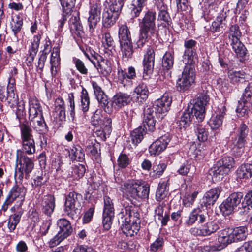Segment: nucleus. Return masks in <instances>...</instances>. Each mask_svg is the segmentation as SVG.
I'll return each instance as SVG.
<instances>
[{
  "instance_id": "nucleus-22",
  "label": "nucleus",
  "mask_w": 252,
  "mask_h": 252,
  "mask_svg": "<svg viewBox=\"0 0 252 252\" xmlns=\"http://www.w3.org/2000/svg\"><path fill=\"white\" fill-rule=\"evenodd\" d=\"M29 114L30 120L43 116L42 107L35 98H31L29 100Z\"/></svg>"
},
{
  "instance_id": "nucleus-51",
  "label": "nucleus",
  "mask_w": 252,
  "mask_h": 252,
  "mask_svg": "<svg viewBox=\"0 0 252 252\" xmlns=\"http://www.w3.org/2000/svg\"><path fill=\"white\" fill-rule=\"evenodd\" d=\"M135 94H137V98L140 97L143 100L146 99L149 94V91L147 86L144 83L140 84L135 89L132 95Z\"/></svg>"
},
{
  "instance_id": "nucleus-19",
  "label": "nucleus",
  "mask_w": 252,
  "mask_h": 252,
  "mask_svg": "<svg viewBox=\"0 0 252 252\" xmlns=\"http://www.w3.org/2000/svg\"><path fill=\"white\" fill-rule=\"evenodd\" d=\"M101 8L98 4H94L90 11V16L88 19V23L89 28V32H93L100 20Z\"/></svg>"
},
{
  "instance_id": "nucleus-62",
  "label": "nucleus",
  "mask_w": 252,
  "mask_h": 252,
  "mask_svg": "<svg viewBox=\"0 0 252 252\" xmlns=\"http://www.w3.org/2000/svg\"><path fill=\"white\" fill-rule=\"evenodd\" d=\"M245 102L252 103V82L248 84L243 94Z\"/></svg>"
},
{
  "instance_id": "nucleus-10",
  "label": "nucleus",
  "mask_w": 252,
  "mask_h": 252,
  "mask_svg": "<svg viewBox=\"0 0 252 252\" xmlns=\"http://www.w3.org/2000/svg\"><path fill=\"white\" fill-rule=\"evenodd\" d=\"M248 133L247 126L244 124H242L239 129L237 136L233 142L232 150L236 156L240 157L244 153V146Z\"/></svg>"
},
{
  "instance_id": "nucleus-34",
  "label": "nucleus",
  "mask_w": 252,
  "mask_h": 252,
  "mask_svg": "<svg viewBox=\"0 0 252 252\" xmlns=\"http://www.w3.org/2000/svg\"><path fill=\"white\" fill-rule=\"evenodd\" d=\"M123 59L126 61L132 57L133 46L131 41L120 42Z\"/></svg>"
},
{
  "instance_id": "nucleus-31",
  "label": "nucleus",
  "mask_w": 252,
  "mask_h": 252,
  "mask_svg": "<svg viewBox=\"0 0 252 252\" xmlns=\"http://www.w3.org/2000/svg\"><path fill=\"white\" fill-rule=\"evenodd\" d=\"M218 240L222 247H226L228 244L233 243L230 228L224 229L219 231Z\"/></svg>"
},
{
  "instance_id": "nucleus-63",
  "label": "nucleus",
  "mask_w": 252,
  "mask_h": 252,
  "mask_svg": "<svg viewBox=\"0 0 252 252\" xmlns=\"http://www.w3.org/2000/svg\"><path fill=\"white\" fill-rule=\"evenodd\" d=\"M191 164L187 160H185L178 169V172L181 175H186L190 171L191 168Z\"/></svg>"
},
{
  "instance_id": "nucleus-14",
  "label": "nucleus",
  "mask_w": 252,
  "mask_h": 252,
  "mask_svg": "<svg viewBox=\"0 0 252 252\" xmlns=\"http://www.w3.org/2000/svg\"><path fill=\"white\" fill-rule=\"evenodd\" d=\"M141 182L136 180H128L125 182L121 187L123 194L128 199H138V193Z\"/></svg>"
},
{
  "instance_id": "nucleus-43",
  "label": "nucleus",
  "mask_w": 252,
  "mask_h": 252,
  "mask_svg": "<svg viewBox=\"0 0 252 252\" xmlns=\"http://www.w3.org/2000/svg\"><path fill=\"white\" fill-rule=\"evenodd\" d=\"M23 152L28 155H32L35 152V142L33 139L22 140Z\"/></svg>"
},
{
  "instance_id": "nucleus-58",
  "label": "nucleus",
  "mask_w": 252,
  "mask_h": 252,
  "mask_svg": "<svg viewBox=\"0 0 252 252\" xmlns=\"http://www.w3.org/2000/svg\"><path fill=\"white\" fill-rule=\"evenodd\" d=\"M149 186L148 185H144L141 183L139 187L138 194V199L139 201L140 199L148 198L149 194Z\"/></svg>"
},
{
  "instance_id": "nucleus-28",
  "label": "nucleus",
  "mask_w": 252,
  "mask_h": 252,
  "mask_svg": "<svg viewBox=\"0 0 252 252\" xmlns=\"http://www.w3.org/2000/svg\"><path fill=\"white\" fill-rule=\"evenodd\" d=\"M57 225L59 229L58 233L65 238L70 236L73 231L70 222L65 219H59L57 221Z\"/></svg>"
},
{
  "instance_id": "nucleus-56",
  "label": "nucleus",
  "mask_w": 252,
  "mask_h": 252,
  "mask_svg": "<svg viewBox=\"0 0 252 252\" xmlns=\"http://www.w3.org/2000/svg\"><path fill=\"white\" fill-rule=\"evenodd\" d=\"M250 164H246L241 165L237 171V174L240 178H250Z\"/></svg>"
},
{
  "instance_id": "nucleus-41",
  "label": "nucleus",
  "mask_w": 252,
  "mask_h": 252,
  "mask_svg": "<svg viewBox=\"0 0 252 252\" xmlns=\"http://www.w3.org/2000/svg\"><path fill=\"white\" fill-rule=\"evenodd\" d=\"M157 6L159 10L158 20L163 21L165 24H168L171 18L167 6L163 3H159Z\"/></svg>"
},
{
  "instance_id": "nucleus-17",
  "label": "nucleus",
  "mask_w": 252,
  "mask_h": 252,
  "mask_svg": "<svg viewBox=\"0 0 252 252\" xmlns=\"http://www.w3.org/2000/svg\"><path fill=\"white\" fill-rule=\"evenodd\" d=\"M92 85L96 97L99 103L101 104V107L104 109L106 112L110 114L111 107L109 105V102L107 95L105 94L101 87L96 82H93Z\"/></svg>"
},
{
  "instance_id": "nucleus-3",
  "label": "nucleus",
  "mask_w": 252,
  "mask_h": 252,
  "mask_svg": "<svg viewBox=\"0 0 252 252\" xmlns=\"http://www.w3.org/2000/svg\"><path fill=\"white\" fill-rule=\"evenodd\" d=\"M33 168L34 163L32 159L27 157L22 150H17L15 177L21 181L24 178V174L28 176Z\"/></svg>"
},
{
  "instance_id": "nucleus-6",
  "label": "nucleus",
  "mask_w": 252,
  "mask_h": 252,
  "mask_svg": "<svg viewBox=\"0 0 252 252\" xmlns=\"http://www.w3.org/2000/svg\"><path fill=\"white\" fill-rule=\"evenodd\" d=\"M195 78V68L189 65L185 66L181 75L179 76L177 80V90L184 92L189 90L194 83Z\"/></svg>"
},
{
  "instance_id": "nucleus-33",
  "label": "nucleus",
  "mask_w": 252,
  "mask_h": 252,
  "mask_svg": "<svg viewBox=\"0 0 252 252\" xmlns=\"http://www.w3.org/2000/svg\"><path fill=\"white\" fill-rule=\"evenodd\" d=\"M230 43L237 56L243 57L246 54L247 50L244 45L240 41L239 38H234L229 40Z\"/></svg>"
},
{
  "instance_id": "nucleus-32",
  "label": "nucleus",
  "mask_w": 252,
  "mask_h": 252,
  "mask_svg": "<svg viewBox=\"0 0 252 252\" xmlns=\"http://www.w3.org/2000/svg\"><path fill=\"white\" fill-rule=\"evenodd\" d=\"M220 112L217 114L216 116H213L209 122V125L212 129L219 128L222 124V119L225 114V107L221 105L220 108Z\"/></svg>"
},
{
  "instance_id": "nucleus-8",
  "label": "nucleus",
  "mask_w": 252,
  "mask_h": 252,
  "mask_svg": "<svg viewBox=\"0 0 252 252\" xmlns=\"http://www.w3.org/2000/svg\"><path fill=\"white\" fill-rule=\"evenodd\" d=\"M85 55L98 72L103 75L107 76L111 72V63L108 60L104 59L95 52H94V54H91V55L86 53Z\"/></svg>"
},
{
  "instance_id": "nucleus-9",
  "label": "nucleus",
  "mask_w": 252,
  "mask_h": 252,
  "mask_svg": "<svg viewBox=\"0 0 252 252\" xmlns=\"http://www.w3.org/2000/svg\"><path fill=\"white\" fill-rule=\"evenodd\" d=\"M243 196L241 192H234L230 195L220 206V209L223 215L228 216L231 214L240 204Z\"/></svg>"
},
{
  "instance_id": "nucleus-21",
  "label": "nucleus",
  "mask_w": 252,
  "mask_h": 252,
  "mask_svg": "<svg viewBox=\"0 0 252 252\" xmlns=\"http://www.w3.org/2000/svg\"><path fill=\"white\" fill-rule=\"evenodd\" d=\"M72 16L69 20L70 30L72 33L81 37L83 34V27L80 22L79 14L78 11L72 12Z\"/></svg>"
},
{
  "instance_id": "nucleus-42",
  "label": "nucleus",
  "mask_w": 252,
  "mask_h": 252,
  "mask_svg": "<svg viewBox=\"0 0 252 252\" xmlns=\"http://www.w3.org/2000/svg\"><path fill=\"white\" fill-rule=\"evenodd\" d=\"M21 216L22 213L20 212L10 216L7 222V227L10 232H12L14 231L16 226L20 222Z\"/></svg>"
},
{
  "instance_id": "nucleus-27",
  "label": "nucleus",
  "mask_w": 252,
  "mask_h": 252,
  "mask_svg": "<svg viewBox=\"0 0 252 252\" xmlns=\"http://www.w3.org/2000/svg\"><path fill=\"white\" fill-rule=\"evenodd\" d=\"M42 212L48 216H50L55 207V199L54 196L48 195L43 198L42 203Z\"/></svg>"
},
{
  "instance_id": "nucleus-47",
  "label": "nucleus",
  "mask_w": 252,
  "mask_h": 252,
  "mask_svg": "<svg viewBox=\"0 0 252 252\" xmlns=\"http://www.w3.org/2000/svg\"><path fill=\"white\" fill-rule=\"evenodd\" d=\"M245 72L242 71L231 70L228 73V77L233 84L242 82L245 80Z\"/></svg>"
},
{
  "instance_id": "nucleus-48",
  "label": "nucleus",
  "mask_w": 252,
  "mask_h": 252,
  "mask_svg": "<svg viewBox=\"0 0 252 252\" xmlns=\"http://www.w3.org/2000/svg\"><path fill=\"white\" fill-rule=\"evenodd\" d=\"M147 0H135L132 6L131 15L133 17H138Z\"/></svg>"
},
{
  "instance_id": "nucleus-53",
  "label": "nucleus",
  "mask_w": 252,
  "mask_h": 252,
  "mask_svg": "<svg viewBox=\"0 0 252 252\" xmlns=\"http://www.w3.org/2000/svg\"><path fill=\"white\" fill-rule=\"evenodd\" d=\"M81 106L83 112L88 110L90 105V99L87 90L83 88L81 94Z\"/></svg>"
},
{
  "instance_id": "nucleus-15",
  "label": "nucleus",
  "mask_w": 252,
  "mask_h": 252,
  "mask_svg": "<svg viewBox=\"0 0 252 252\" xmlns=\"http://www.w3.org/2000/svg\"><path fill=\"white\" fill-rule=\"evenodd\" d=\"M132 98L131 95L126 93L116 94L113 97L112 103L109 104V106L111 107V113L112 112L113 108L118 110L129 104Z\"/></svg>"
},
{
  "instance_id": "nucleus-29",
  "label": "nucleus",
  "mask_w": 252,
  "mask_h": 252,
  "mask_svg": "<svg viewBox=\"0 0 252 252\" xmlns=\"http://www.w3.org/2000/svg\"><path fill=\"white\" fill-rule=\"evenodd\" d=\"M119 16L117 13L105 9L102 15L103 25L105 28L111 27L115 23Z\"/></svg>"
},
{
  "instance_id": "nucleus-13",
  "label": "nucleus",
  "mask_w": 252,
  "mask_h": 252,
  "mask_svg": "<svg viewBox=\"0 0 252 252\" xmlns=\"http://www.w3.org/2000/svg\"><path fill=\"white\" fill-rule=\"evenodd\" d=\"M26 189L22 186L19 187L17 185L14 186L9 192L5 201L2 205L0 213L2 211L6 212L8 206L11 205L13 202L17 198L20 199L24 198L26 194Z\"/></svg>"
},
{
  "instance_id": "nucleus-4",
  "label": "nucleus",
  "mask_w": 252,
  "mask_h": 252,
  "mask_svg": "<svg viewBox=\"0 0 252 252\" xmlns=\"http://www.w3.org/2000/svg\"><path fill=\"white\" fill-rule=\"evenodd\" d=\"M91 124L96 127H99L101 130H97L96 133L101 138L106 139L111 132V119L105 117L102 115V111L97 109L91 119Z\"/></svg>"
},
{
  "instance_id": "nucleus-39",
  "label": "nucleus",
  "mask_w": 252,
  "mask_h": 252,
  "mask_svg": "<svg viewBox=\"0 0 252 252\" xmlns=\"http://www.w3.org/2000/svg\"><path fill=\"white\" fill-rule=\"evenodd\" d=\"M193 116L194 115L190 112L188 111L187 109L177 122L180 129L188 127L190 125Z\"/></svg>"
},
{
  "instance_id": "nucleus-52",
  "label": "nucleus",
  "mask_w": 252,
  "mask_h": 252,
  "mask_svg": "<svg viewBox=\"0 0 252 252\" xmlns=\"http://www.w3.org/2000/svg\"><path fill=\"white\" fill-rule=\"evenodd\" d=\"M123 5V0H109L108 8L106 9L120 14Z\"/></svg>"
},
{
  "instance_id": "nucleus-37",
  "label": "nucleus",
  "mask_w": 252,
  "mask_h": 252,
  "mask_svg": "<svg viewBox=\"0 0 252 252\" xmlns=\"http://www.w3.org/2000/svg\"><path fill=\"white\" fill-rule=\"evenodd\" d=\"M220 192L219 188H214L208 191L206 193V207L213 205L218 198Z\"/></svg>"
},
{
  "instance_id": "nucleus-38",
  "label": "nucleus",
  "mask_w": 252,
  "mask_h": 252,
  "mask_svg": "<svg viewBox=\"0 0 252 252\" xmlns=\"http://www.w3.org/2000/svg\"><path fill=\"white\" fill-rule=\"evenodd\" d=\"M196 55L195 50H185L183 56V61L186 64L185 66L189 65L194 68L193 64L195 62Z\"/></svg>"
},
{
  "instance_id": "nucleus-40",
  "label": "nucleus",
  "mask_w": 252,
  "mask_h": 252,
  "mask_svg": "<svg viewBox=\"0 0 252 252\" xmlns=\"http://www.w3.org/2000/svg\"><path fill=\"white\" fill-rule=\"evenodd\" d=\"M252 103L245 102L244 98H242V101H239V104L236 109V112L238 117H244L248 115L249 113V108L252 106Z\"/></svg>"
},
{
  "instance_id": "nucleus-59",
  "label": "nucleus",
  "mask_w": 252,
  "mask_h": 252,
  "mask_svg": "<svg viewBox=\"0 0 252 252\" xmlns=\"http://www.w3.org/2000/svg\"><path fill=\"white\" fill-rule=\"evenodd\" d=\"M130 162L131 160L128 156L125 154H121L117 160L119 167L122 168L126 167Z\"/></svg>"
},
{
  "instance_id": "nucleus-46",
  "label": "nucleus",
  "mask_w": 252,
  "mask_h": 252,
  "mask_svg": "<svg viewBox=\"0 0 252 252\" xmlns=\"http://www.w3.org/2000/svg\"><path fill=\"white\" fill-rule=\"evenodd\" d=\"M40 39L41 34L39 33H38L37 35L33 36V40L32 42V46L29 50V55L28 57L34 59L38 51Z\"/></svg>"
},
{
  "instance_id": "nucleus-23",
  "label": "nucleus",
  "mask_w": 252,
  "mask_h": 252,
  "mask_svg": "<svg viewBox=\"0 0 252 252\" xmlns=\"http://www.w3.org/2000/svg\"><path fill=\"white\" fill-rule=\"evenodd\" d=\"M155 52L149 47L147 50L143 60L144 72L147 75L152 73L154 66Z\"/></svg>"
},
{
  "instance_id": "nucleus-64",
  "label": "nucleus",
  "mask_w": 252,
  "mask_h": 252,
  "mask_svg": "<svg viewBox=\"0 0 252 252\" xmlns=\"http://www.w3.org/2000/svg\"><path fill=\"white\" fill-rule=\"evenodd\" d=\"M163 244L162 238L158 237L150 246V251L152 252H156L161 249Z\"/></svg>"
},
{
  "instance_id": "nucleus-25",
  "label": "nucleus",
  "mask_w": 252,
  "mask_h": 252,
  "mask_svg": "<svg viewBox=\"0 0 252 252\" xmlns=\"http://www.w3.org/2000/svg\"><path fill=\"white\" fill-rule=\"evenodd\" d=\"M156 114L153 108H148L144 110L143 125L146 129L153 131L155 129L156 120L154 115Z\"/></svg>"
},
{
  "instance_id": "nucleus-24",
  "label": "nucleus",
  "mask_w": 252,
  "mask_h": 252,
  "mask_svg": "<svg viewBox=\"0 0 252 252\" xmlns=\"http://www.w3.org/2000/svg\"><path fill=\"white\" fill-rule=\"evenodd\" d=\"M62 7L63 13L62 18L59 20V28H62L67 20V15L72 12V9L75 5V0H59Z\"/></svg>"
},
{
  "instance_id": "nucleus-2",
  "label": "nucleus",
  "mask_w": 252,
  "mask_h": 252,
  "mask_svg": "<svg viewBox=\"0 0 252 252\" xmlns=\"http://www.w3.org/2000/svg\"><path fill=\"white\" fill-rule=\"evenodd\" d=\"M156 12L153 11H148L144 17L139 23L140 35L139 38L137 41L138 48H141L154 34L156 28L155 21Z\"/></svg>"
},
{
  "instance_id": "nucleus-57",
  "label": "nucleus",
  "mask_w": 252,
  "mask_h": 252,
  "mask_svg": "<svg viewBox=\"0 0 252 252\" xmlns=\"http://www.w3.org/2000/svg\"><path fill=\"white\" fill-rule=\"evenodd\" d=\"M102 43L105 48H113L115 47L114 41L108 32L102 34Z\"/></svg>"
},
{
  "instance_id": "nucleus-55",
  "label": "nucleus",
  "mask_w": 252,
  "mask_h": 252,
  "mask_svg": "<svg viewBox=\"0 0 252 252\" xmlns=\"http://www.w3.org/2000/svg\"><path fill=\"white\" fill-rule=\"evenodd\" d=\"M167 194V185L163 182L159 183L158 187L156 193V197L158 201H160L163 199Z\"/></svg>"
},
{
  "instance_id": "nucleus-50",
  "label": "nucleus",
  "mask_w": 252,
  "mask_h": 252,
  "mask_svg": "<svg viewBox=\"0 0 252 252\" xmlns=\"http://www.w3.org/2000/svg\"><path fill=\"white\" fill-rule=\"evenodd\" d=\"M145 133L144 128L142 126L134 129L131 133V138L133 143L135 145L139 143L143 139Z\"/></svg>"
},
{
  "instance_id": "nucleus-7",
  "label": "nucleus",
  "mask_w": 252,
  "mask_h": 252,
  "mask_svg": "<svg viewBox=\"0 0 252 252\" xmlns=\"http://www.w3.org/2000/svg\"><path fill=\"white\" fill-rule=\"evenodd\" d=\"M234 160L231 157H224L220 160L217 164L211 168L208 172L209 175L217 178L218 175L227 174L233 167Z\"/></svg>"
},
{
  "instance_id": "nucleus-60",
  "label": "nucleus",
  "mask_w": 252,
  "mask_h": 252,
  "mask_svg": "<svg viewBox=\"0 0 252 252\" xmlns=\"http://www.w3.org/2000/svg\"><path fill=\"white\" fill-rule=\"evenodd\" d=\"M242 207L249 210L252 207V190L249 191L245 196L241 203Z\"/></svg>"
},
{
  "instance_id": "nucleus-61",
  "label": "nucleus",
  "mask_w": 252,
  "mask_h": 252,
  "mask_svg": "<svg viewBox=\"0 0 252 252\" xmlns=\"http://www.w3.org/2000/svg\"><path fill=\"white\" fill-rule=\"evenodd\" d=\"M60 58L59 49L54 48L51 55L50 63L53 66L60 65Z\"/></svg>"
},
{
  "instance_id": "nucleus-20",
  "label": "nucleus",
  "mask_w": 252,
  "mask_h": 252,
  "mask_svg": "<svg viewBox=\"0 0 252 252\" xmlns=\"http://www.w3.org/2000/svg\"><path fill=\"white\" fill-rule=\"evenodd\" d=\"M171 102V98L167 94H164L160 98L155 101L152 108L153 110H155L156 113H165L169 110Z\"/></svg>"
},
{
  "instance_id": "nucleus-35",
  "label": "nucleus",
  "mask_w": 252,
  "mask_h": 252,
  "mask_svg": "<svg viewBox=\"0 0 252 252\" xmlns=\"http://www.w3.org/2000/svg\"><path fill=\"white\" fill-rule=\"evenodd\" d=\"M30 120L33 123V128L39 134H44L48 131V127L45 122L43 116Z\"/></svg>"
},
{
  "instance_id": "nucleus-26",
  "label": "nucleus",
  "mask_w": 252,
  "mask_h": 252,
  "mask_svg": "<svg viewBox=\"0 0 252 252\" xmlns=\"http://www.w3.org/2000/svg\"><path fill=\"white\" fill-rule=\"evenodd\" d=\"M15 80L9 77L7 87V96L6 97L7 102L10 107H13L18 104V96L14 93Z\"/></svg>"
},
{
  "instance_id": "nucleus-49",
  "label": "nucleus",
  "mask_w": 252,
  "mask_h": 252,
  "mask_svg": "<svg viewBox=\"0 0 252 252\" xmlns=\"http://www.w3.org/2000/svg\"><path fill=\"white\" fill-rule=\"evenodd\" d=\"M71 158L74 160L81 162L85 159V154L82 147L78 145L73 147L71 150Z\"/></svg>"
},
{
  "instance_id": "nucleus-12",
  "label": "nucleus",
  "mask_w": 252,
  "mask_h": 252,
  "mask_svg": "<svg viewBox=\"0 0 252 252\" xmlns=\"http://www.w3.org/2000/svg\"><path fill=\"white\" fill-rule=\"evenodd\" d=\"M188 111L195 116L199 122H201L205 118V98L200 96L189 104Z\"/></svg>"
},
{
  "instance_id": "nucleus-45",
  "label": "nucleus",
  "mask_w": 252,
  "mask_h": 252,
  "mask_svg": "<svg viewBox=\"0 0 252 252\" xmlns=\"http://www.w3.org/2000/svg\"><path fill=\"white\" fill-rule=\"evenodd\" d=\"M20 127L22 140L33 139L32 135V129L29 126L27 122L25 121L21 124Z\"/></svg>"
},
{
  "instance_id": "nucleus-11",
  "label": "nucleus",
  "mask_w": 252,
  "mask_h": 252,
  "mask_svg": "<svg viewBox=\"0 0 252 252\" xmlns=\"http://www.w3.org/2000/svg\"><path fill=\"white\" fill-rule=\"evenodd\" d=\"M114 216V208L112 200L107 196L104 197V208L103 212L102 223L104 228L109 230L112 223Z\"/></svg>"
},
{
  "instance_id": "nucleus-30",
  "label": "nucleus",
  "mask_w": 252,
  "mask_h": 252,
  "mask_svg": "<svg viewBox=\"0 0 252 252\" xmlns=\"http://www.w3.org/2000/svg\"><path fill=\"white\" fill-rule=\"evenodd\" d=\"M230 232L233 242H237L245 240L248 235L247 228L245 226L236 227L230 228Z\"/></svg>"
},
{
  "instance_id": "nucleus-54",
  "label": "nucleus",
  "mask_w": 252,
  "mask_h": 252,
  "mask_svg": "<svg viewBox=\"0 0 252 252\" xmlns=\"http://www.w3.org/2000/svg\"><path fill=\"white\" fill-rule=\"evenodd\" d=\"M166 168V165L164 163H159L158 165H154L153 171L150 173L151 177L154 178H159L163 173Z\"/></svg>"
},
{
  "instance_id": "nucleus-36",
  "label": "nucleus",
  "mask_w": 252,
  "mask_h": 252,
  "mask_svg": "<svg viewBox=\"0 0 252 252\" xmlns=\"http://www.w3.org/2000/svg\"><path fill=\"white\" fill-rule=\"evenodd\" d=\"M23 24V18L20 14L16 15L12 19L10 23V28L15 37L21 31Z\"/></svg>"
},
{
  "instance_id": "nucleus-1",
  "label": "nucleus",
  "mask_w": 252,
  "mask_h": 252,
  "mask_svg": "<svg viewBox=\"0 0 252 252\" xmlns=\"http://www.w3.org/2000/svg\"><path fill=\"white\" fill-rule=\"evenodd\" d=\"M123 232L126 236H133L140 229L139 214L132 206H127L122 209L119 214Z\"/></svg>"
},
{
  "instance_id": "nucleus-5",
  "label": "nucleus",
  "mask_w": 252,
  "mask_h": 252,
  "mask_svg": "<svg viewBox=\"0 0 252 252\" xmlns=\"http://www.w3.org/2000/svg\"><path fill=\"white\" fill-rule=\"evenodd\" d=\"M82 196L80 194L74 191L70 192L66 198L64 204V212L66 214L74 218L77 217L81 209Z\"/></svg>"
},
{
  "instance_id": "nucleus-44",
  "label": "nucleus",
  "mask_w": 252,
  "mask_h": 252,
  "mask_svg": "<svg viewBox=\"0 0 252 252\" xmlns=\"http://www.w3.org/2000/svg\"><path fill=\"white\" fill-rule=\"evenodd\" d=\"M119 42H126L131 41L130 32L126 25L120 26L119 31Z\"/></svg>"
},
{
  "instance_id": "nucleus-18",
  "label": "nucleus",
  "mask_w": 252,
  "mask_h": 252,
  "mask_svg": "<svg viewBox=\"0 0 252 252\" xmlns=\"http://www.w3.org/2000/svg\"><path fill=\"white\" fill-rule=\"evenodd\" d=\"M170 141L169 136L164 135L153 142L149 147V150L151 155H158L163 151Z\"/></svg>"
},
{
  "instance_id": "nucleus-16",
  "label": "nucleus",
  "mask_w": 252,
  "mask_h": 252,
  "mask_svg": "<svg viewBox=\"0 0 252 252\" xmlns=\"http://www.w3.org/2000/svg\"><path fill=\"white\" fill-rule=\"evenodd\" d=\"M174 62V52H166L162 58L163 72H161V75L165 79H169L171 77V69L173 68Z\"/></svg>"
}]
</instances>
